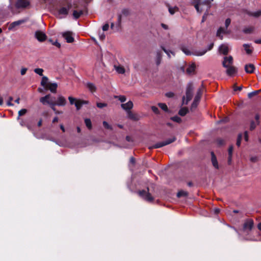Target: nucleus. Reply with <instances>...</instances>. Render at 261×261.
Masks as SVG:
<instances>
[{"instance_id": "0eeeda50", "label": "nucleus", "mask_w": 261, "mask_h": 261, "mask_svg": "<svg viewBox=\"0 0 261 261\" xmlns=\"http://www.w3.org/2000/svg\"><path fill=\"white\" fill-rule=\"evenodd\" d=\"M149 189L147 188V191L142 190L139 192V195L143 198L144 199L147 201L151 202L153 200V197L151 194L149 193Z\"/></svg>"}, {"instance_id": "e433bc0d", "label": "nucleus", "mask_w": 261, "mask_h": 261, "mask_svg": "<svg viewBox=\"0 0 261 261\" xmlns=\"http://www.w3.org/2000/svg\"><path fill=\"white\" fill-rule=\"evenodd\" d=\"M159 106L163 110H164L165 111H167L168 107H167V105L166 104L163 103H159Z\"/></svg>"}, {"instance_id": "c9c22d12", "label": "nucleus", "mask_w": 261, "mask_h": 261, "mask_svg": "<svg viewBox=\"0 0 261 261\" xmlns=\"http://www.w3.org/2000/svg\"><path fill=\"white\" fill-rule=\"evenodd\" d=\"M188 195V193L184 191H180L177 194V196L178 197H180L182 196H187Z\"/></svg>"}, {"instance_id": "2f4dec72", "label": "nucleus", "mask_w": 261, "mask_h": 261, "mask_svg": "<svg viewBox=\"0 0 261 261\" xmlns=\"http://www.w3.org/2000/svg\"><path fill=\"white\" fill-rule=\"evenodd\" d=\"M260 91H261V90H258L254 91L253 92L249 93L248 94V97L249 98H251L253 96L258 94Z\"/></svg>"}, {"instance_id": "7c9ffc66", "label": "nucleus", "mask_w": 261, "mask_h": 261, "mask_svg": "<svg viewBox=\"0 0 261 261\" xmlns=\"http://www.w3.org/2000/svg\"><path fill=\"white\" fill-rule=\"evenodd\" d=\"M232 151H233V147L232 146L229 147L228 149V163L229 164L230 163L231 161V158H232Z\"/></svg>"}, {"instance_id": "39448f33", "label": "nucleus", "mask_w": 261, "mask_h": 261, "mask_svg": "<svg viewBox=\"0 0 261 261\" xmlns=\"http://www.w3.org/2000/svg\"><path fill=\"white\" fill-rule=\"evenodd\" d=\"M54 100L55 97L51 96L50 94H47L40 98V101L43 105H49V106L55 103Z\"/></svg>"}, {"instance_id": "20e7f679", "label": "nucleus", "mask_w": 261, "mask_h": 261, "mask_svg": "<svg viewBox=\"0 0 261 261\" xmlns=\"http://www.w3.org/2000/svg\"><path fill=\"white\" fill-rule=\"evenodd\" d=\"M193 90V87L192 84L189 83L187 87L186 90V97H183L182 98V103L187 105L188 102L191 100L192 98L193 94L192 91Z\"/></svg>"}, {"instance_id": "a211bd4d", "label": "nucleus", "mask_w": 261, "mask_h": 261, "mask_svg": "<svg viewBox=\"0 0 261 261\" xmlns=\"http://www.w3.org/2000/svg\"><path fill=\"white\" fill-rule=\"evenodd\" d=\"M87 103H88V101L77 100L75 101L74 105L76 107V110H79L83 105Z\"/></svg>"}, {"instance_id": "bf43d9fd", "label": "nucleus", "mask_w": 261, "mask_h": 261, "mask_svg": "<svg viewBox=\"0 0 261 261\" xmlns=\"http://www.w3.org/2000/svg\"><path fill=\"white\" fill-rule=\"evenodd\" d=\"M55 106H57L55 103H54L53 104L50 105V108L51 109L55 112L56 111V109L55 108Z\"/></svg>"}, {"instance_id": "6ab92c4d", "label": "nucleus", "mask_w": 261, "mask_h": 261, "mask_svg": "<svg viewBox=\"0 0 261 261\" xmlns=\"http://www.w3.org/2000/svg\"><path fill=\"white\" fill-rule=\"evenodd\" d=\"M255 69L254 66L252 64H246L245 66V70L247 73H251Z\"/></svg>"}, {"instance_id": "f257e3e1", "label": "nucleus", "mask_w": 261, "mask_h": 261, "mask_svg": "<svg viewBox=\"0 0 261 261\" xmlns=\"http://www.w3.org/2000/svg\"><path fill=\"white\" fill-rule=\"evenodd\" d=\"M254 227V221L251 219L245 220L243 223L242 232L245 234V239L246 240L253 241L254 239L249 236L251 231Z\"/></svg>"}, {"instance_id": "79ce46f5", "label": "nucleus", "mask_w": 261, "mask_h": 261, "mask_svg": "<svg viewBox=\"0 0 261 261\" xmlns=\"http://www.w3.org/2000/svg\"><path fill=\"white\" fill-rule=\"evenodd\" d=\"M242 138V135L241 134H239L238 137L237 141V145L238 146H240L241 145V142Z\"/></svg>"}, {"instance_id": "4468645a", "label": "nucleus", "mask_w": 261, "mask_h": 261, "mask_svg": "<svg viewBox=\"0 0 261 261\" xmlns=\"http://www.w3.org/2000/svg\"><path fill=\"white\" fill-rule=\"evenodd\" d=\"M228 46L226 44H223L219 47V52L221 54L226 55L228 53Z\"/></svg>"}, {"instance_id": "052dcab7", "label": "nucleus", "mask_w": 261, "mask_h": 261, "mask_svg": "<svg viewBox=\"0 0 261 261\" xmlns=\"http://www.w3.org/2000/svg\"><path fill=\"white\" fill-rule=\"evenodd\" d=\"M202 90L201 89H199L197 92V94H196V95H199L200 97H201V94H202Z\"/></svg>"}, {"instance_id": "393cba45", "label": "nucleus", "mask_w": 261, "mask_h": 261, "mask_svg": "<svg viewBox=\"0 0 261 261\" xmlns=\"http://www.w3.org/2000/svg\"><path fill=\"white\" fill-rule=\"evenodd\" d=\"M200 97L199 95H196L193 102L192 105V108H196L198 103L199 101L200 100Z\"/></svg>"}, {"instance_id": "6e6552de", "label": "nucleus", "mask_w": 261, "mask_h": 261, "mask_svg": "<svg viewBox=\"0 0 261 261\" xmlns=\"http://www.w3.org/2000/svg\"><path fill=\"white\" fill-rule=\"evenodd\" d=\"M62 36L66 40L67 43H72L74 41L73 33L71 31H66L61 33Z\"/></svg>"}, {"instance_id": "de8ad7c7", "label": "nucleus", "mask_w": 261, "mask_h": 261, "mask_svg": "<svg viewBox=\"0 0 261 261\" xmlns=\"http://www.w3.org/2000/svg\"><path fill=\"white\" fill-rule=\"evenodd\" d=\"M97 107H98L99 108H102L105 107H106L107 104H106L105 103L98 102V103H97Z\"/></svg>"}, {"instance_id": "49530a36", "label": "nucleus", "mask_w": 261, "mask_h": 261, "mask_svg": "<svg viewBox=\"0 0 261 261\" xmlns=\"http://www.w3.org/2000/svg\"><path fill=\"white\" fill-rule=\"evenodd\" d=\"M103 126L106 128L111 129H112L111 126L106 121H103Z\"/></svg>"}, {"instance_id": "4d7b16f0", "label": "nucleus", "mask_w": 261, "mask_h": 261, "mask_svg": "<svg viewBox=\"0 0 261 261\" xmlns=\"http://www.w3.org/2000/svg\"><path fill=\"white\" fill-rule=\"evenodd\" d=\"M13 100V98L12 97H10L9 98V100L7 102V105L8 106H13V104L11 103V101Z\"/></svg>"}, {"instance_id": "2eb2a0df", "label": "nucleus", "mask_w": 261, "mask_h": 261, "mask_svg": "<svg viewBox=\"0 0 261 261\" xmlns=\"http://www.w3.org/2000/svg\"><path fill=\"white\" fill-rule=\"evenodd\" d=\"M29 4L28 0H18L16 3V6L18 8H26Z\"/></svg>"}, {"instance_id": "8fccbe9b", "label": "nucleus", "mask_w": 261, "mask_h": 261, "mask_svg": "<svg viewBox=\"0 0 261 261\" xmlns=\"http://www.w3.org/2000/svg\"><path fill=\"white\" fill-rule=\"evenodd\" d=\"M162 48L164 50V51L167 54V55L168 56V57L169 58H170V54H173V55H174V54L172 51L168 50L163 47Z\"/></svg>"}, {"instance_id": "774afa93", "label": "nucleus", "mask_w": 261, "mask_h": 261, "mask_svg": "<svg viewBox=\"0 0 261 261\" xmlns=\"http://www.w3.org/2000/svg\"><path fill=\"white\" fill-rule=\"evenodd\" d=\"M58 118L56 117L54 118V119L53 120V123H55V122H58Z\"/></svg>"}, {"instance_id": "c756f323", "label": "nucleus", "mask_w": 261, "mask_h": 261, "mask_svg": "<svg viewBox=\"0 0 261 261\" xmlns=\"http://www.w3.org/2000/svg\"><path fill=\"white\" fill-rule=\"evenodd\" d=\"M87 88L91 92H93L95 91L96 88L94 84L89 83L87 84Z\"/></svg>"}, {"instance_id": "a18cd8bd", "label": "nucleus", "mask_w": 261, "mask_h": 261, "mask_svg": "<svg viewBox=\"0 0 261 261\" xmlns=\"http://www.w3.org/2000/svg\"><path fill=\"white\" fill-rule=\"evenodd\" d=\"M182 51L187 55H191V52L186 48L182 47L181 48Z\"/></svg>"}, {"instance_id": "f8f14e48", "label": "nucleus", "mask_w": 261, "mask_h": 261, "mask_svg": "<svg viewBox=\"0 0 261 261\" xmlns=\"http://www.w3.org/2000/svg\"><path fill=\"white\" fill-rule=\"evenodd\" d=\"M55 104L58 106H64L66 103V100L64 97L60 95L58 97L57 101L55 102Z\"/></svg>"}, {"instance_id": "423d86ee", "label": "nucleus", "mask_w": 261, "mask_h": 261, "mask_svg": "<svg viewBox=\"0 0 261 261\" xmlns=\"http://www.w3.org/2000/svg\"><path fill=\"white\" fill-rule=\"evenodd\" d=\"M175 140V138L173 137L172 138L169 139H168L166 141H164L163 142L158 143L155 144V145H154L153 146H152V147H150L149 149L158 148L162 147L163 146L168 145V144L173 142Z\"/></svg>"}, {"instance_id": "5701e85b", "label": "nucleus", "mask_w": 261, "mask_h": 261, "mask_svg": "<svg viewBox=\"0 0 261 261\" xmlns=\"http://www.w3.org/2000/svg\"><path fill=\"white\" fill-rule=\"evenodd\" d=\"M126 113H127V117L129 119L134 120H138V115L135 114L133 113L130 111H128Z\"/></svg>"}, {"instance_id": "69168bd1", "label": "nucleus", "mask_w": 261, "mask_h": 261, "mask_svg": "<svg viewBox=\"0 0 261 261\" xmlns=\"http://www.w3.org/2000/svg\"><path fill=\"white\" fill-rule=\"evenodd\" d=\"M162 27L165 30L168 29V26L164 23L162 24Z\"/></svg>"}, {"instance_id": "5fc2aeb1", "label": "nucleus", "mask_w": 261, "mask_h": 261, "mask_svg": "<svg viewBox=\"0 0 261 261\" xmlns=\"http://www.w3.org/2000/svg\"><path fill=\"white\" fill-rule=\"evenodd\" d=\"M109 28V25L108 24H105L103 27H102V30L103 31H106L108 30Z\"/></svg>"}, {"instance_id": "0e129e2a", "label": "nucleus", "mask_w": 261, "mask_h": 261, "mask_svg": "<svg viewBox=\"0 0 261 261\" xmlns=\"http://www.w3.org/2000/svg\"><path fill=\"white\" fill-rule=\"evenodd\" d=\"M254 42L257 44H261V39H256Z\"/></svg>"}, {"instance_id": "aec40b11", "label": "nucleus", "mask_w": 261, "mask_h": 261, "mask_svg": "<svg viewBox=\"0 0 261 261\" xmlns=\"http://www.w3.org/2000/svg\"><path fill=\"white\" fill-rule=\"evenodd\" d=\"M23 22V20H18L11 23L8 27L9 30H13L15 27L18 26Z\"/></svg>"}, {"instance_id": "f3484780", "label": "nucleus", "mask_w": 261, "mask_h": 261, "mask_svg": "<svg viewBox=\"0 0 261 261\" xmlns=\"http://www.w3.org/2000/svg\"><path fill=\"white\" fill-rule=\"evenodd\" d=\"M213 46H214V44L213 43H211V44L209 45V46L208 47V48L207 49L203 50L202 51H195V53H194V55H196V56H202L204 54H205V53L207 50H211L213 48Z\"/></svg>"}, {"instance_id": "9b49d317", "label": "nucleus", "mask_w": 261, "mask_h": 261, "mask_svg": "<svg viewBox=\"0 0 261 261\" xmlns=\"http://www.w3.org/2000/svg\"><path fill=\"white\" fill-rule=\"evenodd\" d=\"M114 68L116 72L119 74H124L126 71L129 70L128 68L125 69L122 65L119 64L114 65Z\"/></svg>"}, {"instance_id": "c85d7f7f", "label": "nucleus", "mask_w": 261, "mask_h": 261, "mask_svg": "<svg viewBox=\"0 0 261 261\" xmlns=\"http://www.w3.org/2000/svg\"><path fill=\"white\" fill-rule=\"evenodd\" d=\"M243 46L247 54H250L252 52V49L251 48L250 45L245 44H244Z\"/></svg>"}, {"instance_id": "a19ab883", "label": "nucleus", "mask_w": 261, "mask_h": 261, "mask_svg": "<svg viewBox=\"0 0 261 261\" xmlns=\"http://www.w3.org/2000/svg\"><path fill=\"white\" fill-rule=\"evenodd\" d=\"M49 41L53 45L57 46V47L60 48L61 47L60 43L58 42L57 40L54 41L53 40H50Z\"/></svg>"}, {"instance_id": "4be33fe9", "label": "nucleus", "mask_w": 261, "mask_h": 261, "mask_svg": "<svg viewBox=\"0 0 261 261\" xmlns=\"http://www.w3.org/2000/svg\"><path fill=\"white\" fill-rule=\"evenodd\" d=\"M70 7L71 6H68V8L65 7H62L60 8L59 10V14L63 15H66L68 14V10Z\"/></svg>"}, {"instance_id": "1a4fd4ad", "label": "nucleus", "mask_w": 261, "mask_h": 261, "mask_svg": "<svg viewBox=\"0 0 261 261\" xmlns=\"http://www.w3.org/2000/svg\"><path fill=\"white\" fill-rule=\"evenodd\" d=\"M233 58L231 56L225 57L222 62L223 66L224 68L232 66Z\"/></svg>"}, {"instance_id": "13d9d810", "label": "nucleus", "mask_w": 261, "mask_h": 261, "mask_svg": "<svg viewBox=\"0 0 261 261\" xmlns=\"http://www.w3.org/2000/svg\"><path fill=\"white\" fill-rule=\"evenodd\" d=\"M166 95L168 97H172L173 96L174 94L172 92H168L166 94Z\"/></svg>"}, {"instance_id": "dca6fc26", "label": "nucleus", "mask_w": 261, "mask_h": 261, "mask_svg": "<svg viewBox=\"0 0 261 261\" xmlns=\"http://www.w3.org/2000/svg\"><path fill=\"white\" fill-rule=\"evenodd\" d=\"M226 73L227 75L229 76H233L237 72V68L233 66H230L229 67H226Z\"/></svg>"}, {"instance_id": "b1692460", "label": "nucleus", "mask_w": 261, "mask_h": 261, "mask_svg": "<svg viewBox=\"0 0 261 261\" xmlns=\"http://www.w3.org/2000/svg\"><path fill=\"white\" fill-rule=\"evenodd\" d=\"M212 162L215 168L218 169V163L217 162L216 157L213 152H212Z\"/></svg>"}, {"instance_id": "f03ea898", "label": "nucleus", "mask_w": 261, "mask_h": 261, "mask_svg": "<svg viewBox=\"0 0 261 261\" xmlns=\"http://www.w3.org/2000/svg\"><path fill=\"white\" fill-rule=\"evenodd\" d=\"M213 0H206L201 2L200 0H193V3L194 7L198 13H201L204 9V7L206 6V10L210 7V4Z\"/></svg>"}, {"instance_id": "09e8293b", "label": "nucleus", "mask_w": 261, "mask_h": 261, "mask_svg": "<svg viewBox=\"0 0 261 261\" xmlns=\"http://www.w3.org/2000/svg\"><path fill=\"white\" fill-rule=\"evenodd\" d=\"M151 109H152V111L154 113H155V114H158L159 112V110L158 108L155 106H152L151 107Z\"/></svg>"}, {"instance_id": "338daca9", "label": "nucleus", "mask_w": 261, "mask_h": 261, "mask_svg": "<svg viewBox=\"0 0 261 261\" xmlns=\"http://www.w3.org/2000/svg\"><path fill=\"white\" fill-rule=\"evenodd\" d=\"M255 124L254 123H252L251 124V126H250V129L252 130V129H253L254 128H255Z\"/></svg>"}, {"instance_id": "37998d69", "label": "nucleus", "mask_w": 261, "mask_h": 261, "mask_svg": "<svg viewBox=\"0 0 261 261\" xmlns=\"http://www.w3.org/2000/svg\"><path fill=\"white\" fill-rule=\"evenodd\" d=\"M251 15L254 17H258L260 15H261V10H259L255 12H253L251 13Z\"/></svg>"}, {"instance_id": "ddd939ff", "label": "nucleus", "mask_w": 261, "mask_h": 261, "mask_svg": "<svg viewBox=\"0 0 261 261\" xmlns=\"http://www.w3.org/2000/svg\"><path fill=\"white\" fill-rule=\"evenodd\" d=\"M121 107L127 112L128 111H130V110L133 108V103L132 101L129 100L125 103H122Z\"/></svg>"}, {"instance_id": "4c0bfd02", "label": "nucleus", "mask_w": 261, "mask_h": 261, "mask_svg": "<svg viewBox=\"0 0 261 261\" xmlns=\"http://www.w3.org/2000/svg\"><path fill=\"white\" fill-rule=\"evenodd\" d=\"M34 72L39 74V75L42 76L43 75V70L42 68H36L34 70Z\"/></svg>"}, {"instance_id": "ea45409f", "label": "nucleus", "mask_w": 261, "mask_h": 261, "mask_svg": "<svg viewBox=\"0 0 261 261\" xmlns=\"http://www.w3.org/2000/svg\"><path fill=\"white\" fill-rule=\"evenodd\" d=\"M27 112V110L25 109H22L18 112V118L20 116L24 115Z\"/></svg>"}, {"instance_id": "680f3d73", "label": "nucleus", "mask_w": 261, "mask_h": 261, "mask_svg": "<svg viewBox=\"0 0 261 261\" xmlns=\"http://www.w3.org/2000/svg\"><path fill=\"white\" fill-rule=\"evenodd\" d=\"M242 89V86H240V87H234V91H237V90H241Z\"/></svg>"}, {"instance_id": "a878e982", "label": "nucleus", "mask_w": 261, "mask_h": 261, "mask_svg": "<svg viewBox=\"0 0 261 261\" xmlns=\"http://www.w3.org/2000/svg\"><path fill=\"white\" fill-rule=\"evenodd\" d=\"M188 112V108L184 107V108H181L179 110L178 114L181 116H184L185 115H186L187 114Z\"/></svg>"}, {"instance_id": "7ed1b4c3", "label": "nucleus", "mask_w": 261, "mask_h": 261, "mask_svg": "<svg viewBox=\"0 0 261 261\" xmlns=\"http://www.w3.org/2000/svg\"><path fill=\"white\" fill-rule=\"evenodd\" d=\"M41 85L46 89H48L52 93H56L58 85L56 83H51L48 82V79L46 76H43L42 78Z\"/></svg>"}, {"instance_id": "6e6d98bb", "label": "nucleus", "mask_w": 261, "mask_h": 261, "mask_svg": "<svg viewBox=\"0 0 261 261\" xmlns=\"http://www.w3.org/2000/svg\"><path fill=\"white\" fill-rule=\"evenodd\" d=\"M244 139L246 141H248V135L247 132H245L244 133Z\"/></svg>"}, {"instance_id": "3c124183", "label": "nucleus", "mask_w": 261, "mask_h": 261, "mask_svg": "<svg viewBox=\"0 0 261 261\" xmlns=\"http://www.w3.org/2000/svg\"><path fill=\"white\" fill-rule=\"evenodd\" d=\"M230 22H231V20L229 18H227L225 20V25L226 29H227V27L229 25Z\"/></svg>"}, {"instance_id": "58836bf2", "label": "nucleus", "mask_w": 261, "mask_h": 261, "mask_svg": "<svg viewBox=\"0 0 261 261\" xmlns=\"http://www.w3.org/2000/svg\"><path fill=\"white\" fill-rule=\"evenodd\" d=\"M171 119L172 120H173V121H175V122H176L178 123H180L181 121V118L177 116H175L171 117Z\"/></svg>"}, {"instance_id": "603ef678", "label": "nucleus", "mask_w": 261, "mask_h": 261, "mask_svg": "<svg viewBox=\"0 0 261 261\" xmlns=\"http://www.w3.org/2000/svg\"><path fill=\"white\" fill-rule=\"evenodd\" d=\"M27 68H22L21 69L20 73L22 75H24L26 73V72L27 71Z\"/></svg>"}, {"instance_id": "864d4df0", "label": "nucleus", "mask_w": 261, "mask_h": 261, "mask_svg": "<svg viewBox=\"0 0 261 261\" xmlns=\"http://www.w3.org/2000/svg\"><path fill=\"white\" fill-rule=\"evenodd\" d=\"M252 29L251 28L245 29L244 30V32L245 33H250L252 32Z\"/></svg>"}, {"instance_id": "c03bdc74", "label": "nucleus", "mask_w": 261, "mask_h": 261, "mask_svg": "<svg viewBox=\"0 0 261 261\" xmlns=\"http://www.w3.org/2000/svg\"><path fill=\"white\" fill-rule=\"evenodd\" d=\"M68 99H69L70 103L71 105H73V104L75 103V101L77 100L75 98H74L71 96H69L68 97Z\"/></svg>"}, {"instance_id": "cd10ccee", "label": "nucleus", "mask_w": 261, "mask_h": 261, "mask_svg": "<svg viewBox=\"0 0 261 261\" xmlns=\"http://www.w3.org/2000/svg\"><path fill=\"white\" fill-rule=\"evenodd\" d=\"M83 14V11H76V10H74L73 11V16L74 17V18L75 19H77L78 18H79L81 15Z\"/></svg>"}, {"instance_id": "473e14b6", "label": "nucleus", "mask_w": 261, "mask_h": 261, "mask_svg": "<svg viewBox=\"0 0 261 261\" xmlns=\"http://www.w3.org/2000/svg\"><path fill=\"white\" fill-rule=\"evenodd\" d=\"M169 12L171 14H173L175 12L177 11L178 9L177 7H168Z\"/></svg>"}, {"instance_id": "bb28decb", "label": "nucleus", "mask_w": 261, "mask_h": 261, "mask_svg": "<svg viewBox=\"0 0 261 261\" xmlns=\"http://www.w3.org/2000/svg\"><path fill=\"white\" fill-rule=\"evenodd\" d=\"M225 33V31L224 29L222 28H220L217 31V36L219 37L221 39H222L223 36L221 35L222 34H224Z\"/></svg>"}, {"instance_id": "412c9836", "label": "nucleus", "mask_w": 261, "mask_h": 261, "mask_svg": "<svg viewBox=\"0 0 261 261\" xmlns=\"http://www.w3.org/2000/svg\"><path fill=\"white\" fill-rule=\"evenodd\" d=\"M196 68V65L194 63H192L187 69V73L188 74H192L194 73Z\"/></svg>"}, {"instance_id": "f704fd0d", "label": "nucleus", "mask_w": 261, "mask_h": 261, "mask_svg": "<svg viewBox=\"0 0 261 261\" xmlns=\"http://www.w3.org/2000/svg\"><path fill=\"white\" fill-rule=\"evenodd\" d=\"M114 98L119 99L121 102H124L126 99L124 95L115 96Z\"/></svg>"}, {"instance_id": "9d476101", "label": "nucleus", "mask_w": 261, "mask_h": 261, "mask_svg": "<svg viewBox=\"0 0 261 261\" xmlns=\"http://www.w3.org/2000/svg\"><path fill=\"white\" fill-rule=\"evenodd\" d=\"M35 37L36 39L40 42L44 41L46 39V36L45 34L40 31H37L36 32Z\"/></svg>"}, {"instance_id": "72a5a7b5", "label": "nucleus", "mask_w": 261, "mask_h": 261, "mask_svg": "<svg viewBox=\"0 0 261 261\" xmlns=\"http://www.w3.org/2000/svg\"><path fill=\"white\" fill-rule=\"evenodd\" d=\"M85 123L86 124V126L89 129H91L92 128V124L90 119H85Z\"/></svg>"}, {"instance_id": "e2e57ef3", "label": "nucleus", "mask_w": 261, "mask_h": 261, "mask_svg": "<svg viewBox=\"0 0 261 261\" xmlns=\"http://www.w3.org/2000/svg\"><path fill=\"white\" fill-rule=\"evenodd\" d=\"M99 38L100 40H103L105 38V35L103 34H102L101 35H99Z\"/></svg>"}]
</instances>
